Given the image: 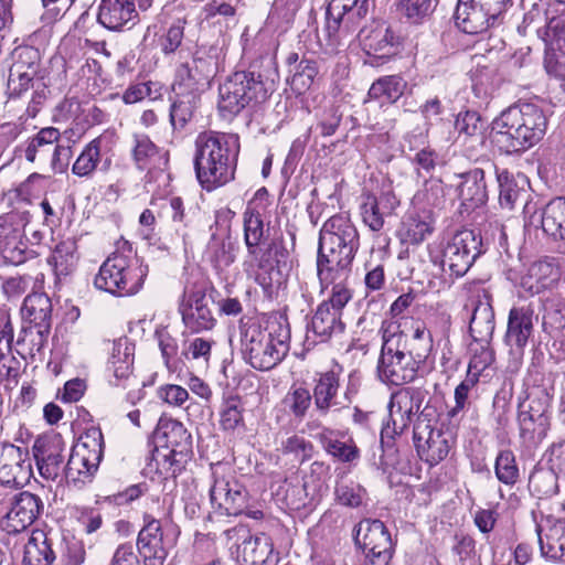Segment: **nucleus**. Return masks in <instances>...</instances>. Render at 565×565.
Wrapping results in <instances>:
<instances>
[{
    "mask_svg": "<svg viewBox=\"0 0 565 565\" xmlns=\"http://www.w3.org/2000/svg\"><path fill=\"white\" fill-rule=\"evenodd\" d=\"M372 7L373 0H331L329 2L324 31L330 53L338 52L341 46L350 44L356 38L367 55L387 58L395 54L396 38L385 23L373 21L354 35Z\"/></svg>",
    "mask_w": 565,
    "mask_h": 565,
    "instance_id": "1",
    "label": "nucleus"
},
{
    "mask_svg": "<svg viewBox=\"0 0 565 565\" xmlns=\"http://www.w3.org/2000/svg\"><path fill=\"white\" fill-rule=\"evenodd\" d=\"M382 334L381 354L377 361V376L391 385L413 382L419 366L433 350V337L424 323H416L411 339L397 322L385 320L380 328Z\"/></svg>",
    "mask_w": 565,
    "mask_h": 565,
    "instance_id": "2",
    "label": "nucleus"
},
{
    "mask_svg": "<svg viewBox=\"0 0 565 565\" xmlns=\"http://www.w3.org/2000/svg\"><path fill=\"white\" fill-rule=\"evenodd\" d=\"M239 150V137L236 134H199L194 141L193 164L200 185L210 192L232 182Z\"/></svg>",
    "mask_w": 565,
    "mask_h": 565,
    "instance_id": "3",
    "label": "nucleus"
},
{
    "mask_svg": "<svg viewBox=\"0 0 565 565\" xmlns=\"http://www.w3.org/2000/svg\"><path fill=\"white\" fill-rule=\"evenodd\" d=\"M360 247L359 232L351 220L331 216L322 226L317 255V276L323 281L350 277Z\"/></svg>",
    "mask_w": 565,
    "mask_h": 565,
    "instance_id": "4",
    "label": "nucleus"
},
{
    "mask_svg": "<svg viewBox=\"0 0 565 565\" xmlns=\"http://www.w3.org/2000/svg\"><path fill=\"white\" fill-rule=\"evenodd\" d=\"M288 333L274 334L252 318L239 321L241 353L246 363L258 371H269L288 354Z\"/></svg>",
    "mask_w": 565,
    "mask_h": 565,
    "instance_id": "5",
    "label": "nucleus"
},
{
    "mask_svg": "<svg viewBox=\"0 0 565 565\" xmlns=\"http://www.w3.org/2000/svg\"><path fill=\"white\" fill-rule=\"evenodd\" d=\"M147 273V267L132 256L115 252L102 264L94 284L109 294L130 296L140 290Z\"/></svg>",
    "mask_w": 565,
    "mask_h": 565,
    "instance_id": "6",
    "label": "nucleus"
},
{
    "mask_svg": "<svg viewBox=\"0 0 565 565\" xmlns=\"http://www.w3.org/2000/svg\"><path fill=\"white\" fill-rule=\"evenodd\" d=\"M266 97L260 75L254 72H236L220 85L217 108L223 118L233 119L243 109Z\"/></svg>",
    "mask_w": 565,
    "mask_h": 565,
    "instance_id": "7",
    "label": "nucleus"
},
{
    "mask_svg": "<svg viewBox=\"0 0 565 565\" xmlns=\"http://www.w3.org/2000/svg\"><path fill=\"white\" fill-rule=\"evenodd\" d=\"M61 131L55 127L41 128L20 147L24 159L39 169L63 173L70 163L71 147L60 143Z\"/></svg>",
    "mask_w": 565,
    "mask_h": 565,
    "instance_id": "8",
    "label": "nucleus"
},
{
    "mask_svg": "<svg viewBox=\"0 0 565 565\" xmlns=\"http://www.w3.org/2000/svg\"><path fill=\"white\" fill-rule=\"evenodd\" d=\"M104 439L99 428L87 429L72 448L64 468L68 483L81 487L92 481L103 456Z\"/></svg>",
    "mask_w": 565,
    "mask_h": 565,
    "instance_id": "9",
    "label": "nucleus"
},
{
    "mask_svg": "<svg viewBox=\"0 0 565 565\" xmlns=\"http://www.w3.org/2000/svg\"><path fill=\"white\" fill-rule=\"evenodd\" d=\"M427 395L422 387H403L391 395L388 403V419L381 430L382 446L391 447L395 436L402 435L411 425Z\"/></svg>",
    "mask_w": 565,
    "mask_h": 565,
    "instance_id": "10",
    "label": "nucleus"
},
{
    "mask_svg": "<svg viewBox=\"0 0 565 565\" xmlns=\"http://www.w3.org/2000/svg\"><path fill=\"white\" fill-rule=\"evenodd\" d=\"M135 345L128 338L110 343L105 373L109 385L129 390L127 399L135 403L141 398L142 383L134 374Z\"/></svg>",
    "mask_w": 565,
    "mask_h": 565,
    "instance_id": "11",
    "label": "nucleus"
},
{
    "mask_svg": "<svg viewBox=\"0 0 565 565\" xmlns=\"http://www.w3.org/2000/svg\"><path fill=\"white\" fill-rule=\"evenodd\" d=\"M433 413L425 407L418 415L413 438L419 458L429 466H436L448 456L451 449V437L438 428Z\"/></svg>",
    "mask_w": 565,
    "mask_h": 565,
    "instance_id": "12",
    "label": "nucleus"
},
{
    "mask_svg": "<svg viewBox=\"0 0 565 565\" xmlns=\"http://www.w3.org/2000/svg\"><path fill=\"white\" fill-rule=\"evenodd\" d=\"M234 544L230 547L231 556L239 565H275L277 555L274 543L265 533L252 534L245 527H234L228 531Z\"/></svg>",
    "mask_w": 565,
    "mask_h": 565,
    "instance_id": "13",
    "label": "nucleus"
},
{
    "mask_svg": "<svg viewBox=\"0 0 565 565\" xmlns=\"http://www.w3.org/2000/svg\"><path fill=\"white\" fill-rule=\"evenodd\" d=\"M145 525L137 537V547L146 565H163L169 551L175 545L177 532L163 527L150 514L143 516Z\"/></svg>",
    "mask_w": 565,
    "mask_h": 565,
    "instance_id": "14",
    "label": "nucleus"
},
{
    "mask_svg": "<svg viewBox=\"0 0 565 565\" xmlns=\"http://www.w3.org/2000/svg\"><path fill=\"white\" fill-rule=\"evenodd\" d=\"M481 254V238L472 230L454 234L443 252V269L456 277L463 276Z\"/></svg>",
    "mask_w": 565,
    "mask_h": 565,
    "instance_id": "15",
    "label": "nucleus"
},
{
    "mask_svg": "<svg viewBox=\"0 0 565 565\" xmlns=\"http://www.w3.org/2000/svg\"><path fill=\"white\" fill-rule=\"evenodd\" d=\"M551 399L546 390L537 387L529 394L526 402L520 404L518 420L522 438L534 441L546 435Z\"/></svg>",
    "mask_w": 565,
    "mask_h": 565,
    "instance_id": "16",
    "label": "nucleus"
},
{
    "mask_svg": "<svg viewBox=\"0 0 565 565\" xmlns=\"http://www.w3.org/2000/svg\"><path fill=\"white\" fill-rule=\"evenodd\" d=\"M354 540L365 554V565H388L393 555V543L382 521H361Z\"/></svg>",
    "mask_w": 565,
    "mask_h": 565,
    "instance_id": "17",
    "label": "nucleus"
},
{
    "mask_svg": "<svg viewBox=\"0 0 565 565\" xmlns=\"http://www.w3.org/2000/svg\"><path fill=\"white\" fill-rule=\"evenodd\" d=\"M248 491L231 473L213 471L210 489L211 504L223 515H239L246 509Z\"/></svg>",
    "mask_w": 565,
    "mask_h": 565,
    "instance_id": "18",
    "label": "nucleus"
},
{
    "mask_svg": "<svg viewBox=\"0 0 565 565\" xmlns=\"http://www.w3.org/2000/svg\"><path fill=\"white\" fill-rule=\"evenodd\" d=\"M537 35L545 43L544 67L548 75L565 81V20L561 17L545 19Z\"/></svg>",
    "mask_w": 565,
    "mask_h": 565,
    "instance_id": "19",
    "label": "nucleus"
},
{
    "mask_svg": "<svg viewBox=\"0 0 565 565\" xmlns=\"http://www.w3.org/2000/svg\"><path fill=\"white\" fill-rule=\"evenodd\" d=\"M21 312L23 318L30 322V327L23 329L24 337L18 339V344L30 338L39 351L51 329V299L45 294L28 295Z\"/></svg>",
    "mask_w": 565,
    "mask_h": 565,
    "instance_id": "20",
    "label": "nucleus"
},
{
    "mask_svg": "<svg viewBox=\"0 0 565 565\" xmlns=\"http://www.w3.org/2000/svg\"><path fill=\"white\" fill-rule=\"evenodd\" d=\"M114 140L110 135L103 134L89 141L72 167V172L79 178H92L99 169L107 172L113 163Z\"/></svg>",
    "mask_w": 565,
    "mask_h": 565,
    "instance_id": "21",
    "label": "nucleus"
},
{
    "mask_svg": "<svg viewBox=\"0 0 565 565\" xmlns=\"http://www.w3.org/2000/svg\"><path fill=\"white\" fill-rule=\"evenodd\" d=\"M211 300L202 288L184 291L179 306L184 326L192 332L212 330L216 320L210 308Z\"/></svg>",
    "mask_w": 565,
    "mask_h": 565,
    "instance_id": "22",
    "label": "nucleus"
},
{
    "mask_svg": "<svg viewBox=\"0 0 565 565\" xmlns=\"http://www.w3.org/2000/svg\"><path fill=\"white\" fill-rule=\"evenodd\" d=\"M217 72V61L212 50H198L191 63L181 64L175 73V84L192 92L209 84Z\"/></svg>",
    "mask_w": 565,
    "mask_h": 565,
    "instance_id": "23",
    "label": "nucleus"
},
{
    "mask_svg": "<svg viewBox=\"0 0 565 565\" xmlns=\"http://www.w3.org/2000/svg\"><path fill=\"white\" fill-rule=\"evenodd\" d=\"M502 13L500 10L493 11L480 0H458L455 20L465 33L477 34L493 25Z\"/></svg>",
    "mask_w": 565,
    "mask_h": 565,
    "instance_id": "24",
    "label": "nucleus"
},
{
    "mask_svg": "<svg viewBox=\"0 0 565 565\" xmlns=\"http://www.w3.org/2000/svg\"><path fill=\"white\" fill-rule=\"evenodd\" d=\"M264 234V222L260 213L247 209L244 212V241L248 255L262 269L271 267V252L275 247L274 244L265 246Z\"/></svg>",
    "mask_w": 565,
    "mask_h": 565,
    "instance_id": "25",
    "label": "nucleus"
},
{
    "mask_svg": "<svg viewBox=\"0 0 565 565\" xmlns=\"http://www.w3.org/2000/svg\"><path fill=\"white\" fill-rule=\"evenodd\" d=\"M312 397L315 412L319 416L337 412L348 403L347 398L340 395V377L334 371L319 373L313 379Z\"/></svg>",
    "mask_w": 565,
    "mask_h": 565,
    "instance_id": "26",
    "label": "nucleus"
},
{
    "mask_svg": "<svg viewBox=\"0 0 565 565\" xmlns=\"http://www.w3.org/2000/svg\"><path fill=\"white\" fill-rule=\"evenodd\" d=\"M515 124H519L524 151L536 145L545 135L547 120L543 110L534 104L510 106Z\"/></svg>",
    "mask_w": 565,
    "mask_h": 565,
    "instance_id": "27",
    "label": "nucleus"
},
{
    "mask_svg": "<svg viewBox=\"0 0 565 565\" xmlns=\"http://www.w3.org/2000/svg\"><path fill=\"white\" fill-rule=\"evenodd\" d=\"M31 463L28 451L14 446L3 445L0 448V483L23 487L30 477Z\"/></svg>",
    "mask_w": 565,
    "mask_h": 565,
    "instance_id": "28",
    "label": "nucleus"
},
{
    "mask_svg": "<svg viewBox=\"0 0 565 565\" xmlns=\"http://www.w3.org/2000/svg\"><path fill=\"white\" fill-rule=\"evenodd\" d=\"M32 450L41 477L55 480L61 475L63 463L64 443L61 437L38 438Z\"/></svg>",
    "mask_w": 565,
    "mask_h": 565,
    "instance_id": "29",
    "label": "nucleus"
},
{
    "mask_svg": "<svg viewBox=\"0 0 565 565\" xmlns=\"http://www.w3.org/2000/svg\"><path fill=\"white\" fill-rule=\"evenodd\" d=\"M473 310L469 323V331L473 340L491 341L495 321L492 308V296L489 290H478L473 299Z\"/></svg>",
    "mask_w": 565,
    "mask_h": 565,
    "instance_id": "30",
    "label": "nucleus"
},
{
    "mask_svg": "<svg viewBox=\"0 0 565 565\" xmlns=\"http://www.w3.org/2000/svg\"><path fill=\"white\" fill-rule=\"evenodd\" d=\"M534 311L530 306L512 307L509 311L505 343L522 353L534 331Z\"/></svg>",
    "mask_w": 565,
    "mask_h": 565,
    "instance_id": "31",
    "label": "nucleus"
},
{
    "mask_svg": "<svg viewBox=\"0 0 565 565\" xmlns=\"http://www.w3.org/2000/svg\"><path fill=\"white\" fill-rule=\"evenodd\" d=\"M41 500L31 492H21L6 514L4 529L19 533L31 525L40 514Z\"/></svg>",
    "mask_w": 565,
    "mask_h": 565,
    "instance_id": "32",
    "label": "nucleus"
},
{
    "mask_svg": "<svg viewBox=\"0 0 565 565\" xmlns=\"http://www.w3.org/2000/svg\"><path fill=\"white\" fill-rule=\"evenodd\" d=\"M529 223H540L543 232L556 242H559V250L565 254V198L551 200L535 217L530 216Z\"/></svg>",
    "mask_w": 565,
    "mask_h": 565,
    "instance_id": "33",
    "label": "nucleus"
},
{
    "mask_svg": "<svg viewBox=\"0 0 565 565\" xmlns=\"http://www.w3.org/2000/svg\"><path fill=\"white\" fill-rule=\"evenodd\" d=\"M398 203L392 191L382 192L379 196L365 194L360 207L363 223L373 232L381 231L384 218L393 214Z\"/></svg>",
    "mask_w": 565,
    "mask_h": 565,
    "instance_id": "34",
    "label": "nucleus"
},
{
    "mask_svg": "<svg viewBox=\"0 0 565 565\" xmlns=\"http://www.w3.org/2000/svg\"><path fill=\"white\" fill-rule=\"evenodd\" d=\"M520 135L519 124H515L510 107L492 121V141L504 153L524 151Z\"/></svg>",
    "mask_w": 565,
    "mask_h": 565,
    "instance_id": "35",
    "label": "nucleus"
},
{
    "mask_svg": "<svg viewBox=\"0 0 565 565\" xmlns=\"http://www.w3.org/2000/svg\"><path fill=\"white\" fill-rule=\"evenodd\" d=\"M135 0H100L97 20L108 30L119 31L137 19Z\"/></svg>",
    "mask_w": 565,
    "mask_h": 565,
    "instance_id": "36",
    "label": "nucleus"
},
{
    "mask_svg": "<svg viewBox=\"0 0 565 565\" xmlns=\"http://www.w3.org/2000/svg\"><path fill=\"white\" fill-rule=\"evenodd\" d=\"M458 198L466 211L475 210L487 201L484 172L476 168L461 175L458 184Z\"/></svg>",
    "mask_w": 565,
    "mask_h": 565,
    "instance_id": "37",
    "label": "nucleus"
},
{
    "mask_svg": "<svg viewBox=\"0 0 565 565\" xmlns=\"http://www.w3.org/2000/svg\"><path fill=\"white\" fill-rule=\"evenodd\" d=\"M541 554L553 561H565V520H557L547 527L536 526Z\"/></svg>",
    "mask_w": 565,
    "mask_h": 565,
    "instance_id": "38",
    "label": "nucleus"
},
{
    "mask_svg": "<svg viewBox=\"0 0 565 565\" xmlns=\"http://www.w3.org/2000/svg\"><path fill=\"white\" fill-rule=\"evenodd\" d=\"M342 315L329 308L327 303H320L311 319V330L319 338L320 342H326L333 335L341 334L344 330V323L341 320Z\"/></svg>",
    "mask_w": 565,
    "mask_h": 565,
    "instance_id": "39",
    "label": "nucleus"
},
{
    "mask_svg": "<svg viewBox=\"0 0 565 565\" xmlns=\"http://www.w3.org/2000/svg\"><path fill=\"white\" fill-rule=\"evenodd\" d=\"M158 437L164 439L163 450L172 451L175 455L191 456L192 437L180 422L171 420L163 424L158 431Z\"/></svg>",
    "mask_w": 565,
    "mask_h": 565,
    "instance_id": "40",
    "label": "nucleus"
},
{
    "mask_svg": "<svg viewBox=\"0 0 565 565\" xmlns=\"http://www.w3.org/2000/svg\"><path fill=\"white\" fill-rule=\"evenodd\" d=\"M77 262V246L72 239L62 241L56 244L47 258V263L53 267L58 280L71 275L75 270Z\"/></svg>",
    "mask_w": 565,
    "mask_h": 565,
    "instance_id": "41",
    "label": "nucleus"
},
{
    "mask_svg": "<svg viewBox=\"0 0 565 565\" xmlns=\"http://www.w3.org/2000/svg\"><path fill=\"white\" fill-rule=\"evenodd\" d=\"M54 552L44 532H33L24 546L23 565H51Z\"/></svg>",
    "mask_w": 565,
    "mask_h": 565,
    "instance_id": "42",
    "label": "nucleus"
},
{
    "mask_svg": "<svg viewBox=\"0 0 565 565\" xmlns=\"http://www.w3.org/2000/svg\"><path fill=\"white\" fill-rule=\"evenodd\" d=\"M406 86V82L401 76H383L371 85L367 96L381 103L394 104L404 94Z\"/></svg>",
    "mask_w": 565,
    "mask_h": 565,
    "instance_id": "43",
    "label": "nucleus"
},
{
    "mask_svg": "<svg viewBox=\"0 0 565 565\" xmlns=\"http://www.w3.org/2000/svg\"><path fill=\"white\" fill-rule=\"evenodd\" d=\"M470 352L467 375L479 381L483 372L493 364L494 351L490 347V341L473 340Z\"/></svg>",
    "mask_w": 565,
    "mask_h": 565,
    "instance_id": "44",
    "label": "nucleus"
},
{
    "mask_svg": "<svg viewBox=\"0 0 565 565\" xmlns=\"http://www.w3.org/2000/svg\"><path fill=\"white\" fill-rule=\"evenodd\" d=\"M244 403L238 396L226 398L220 409V426L224 431L233 433L245 428Z\"/></svg>",
    "mask_w": 565,
    "mask_h": 565,
    "instance_id": "45",
    "label": "nucleus"
},
{
    "mask_svg": "<svg viewBox=\"0 0 565 565\" xmlns=\"http://www.w3.org/2000/svg\"><path fill=\"white\" fill-rule=\"evenodd\" d=\"M278 501L290 510H300L308 504L307 484L300 480H285L275 493Z\"/></svg>",
    "mask_w": 565,
    "mask_h": 565,
    "instance_id": "46",
    "label": "nucleus"
},
{
    "mask_svg": "<svg viewBox=\"0 0 565 565\" xmlns=\"http://www.w3.org/2000/svg\"><path fill=\"white\" fill-rule=\"evenodd\" d=\"M499 183V202L503 209L513 210L516 203L523 201L525 190L519 186L513 175L505 169L497 170Z\"/></svg>",
    "mask_w": 565,
    "mask_h": 565,
    "instance_id": "47",
    "label": "nucleus"
},
{
    "mask_svg": "<svg viewBox=\"0 0 565 565\" xmlns=\"http://www.w3.org/2000/svg\"><path fill=\"white\" fill-rule=\"evenodd\" d=\"M527 275L536 281V286L530 285V289L540 291L541 288H547L558 280L559 269L554 259L545 258L533 263Z\"/></svg>",
    "mask_w": 565,
    "mask_h": 565,
    "instance_id": "48",
    "label": "nucleus"
},
{
    "mask_svg": "<svg viewBox=\"0 0 565 565\" xmlns=\"http://www.w3.org/2000/svg\"><path fill=\"white\" fill-rule=\"evenodd\" d=\"M190 455H175L172 451L156 449L153 461L157 472L164 479L175 478L185 467Z\"/></svg>",
    "mask_w": 565,
    "mask_h": 565,
    "instance_id": "49",
    "label": "nucleus"
},
{
    "mask_svg": "<svg viewBox=\"0 0 565 565\" xmlns=\"http://www.w3.org/2000/svg\"><path fill=\"white\" fill-rule=\"evenodd\" d=\"M431 233L433 224L429 216L420 217L418 215H411L403 223L401 230L403 242L413 245L423 243Z\"/></svg>",
    "mask_w": 565,
    "mask_h": 565,
    "instance_id": "50",
    "label": "nucleus"
},
{
    "mask_svg": "<svg viewBox=\"0 0 565 565\" xmlns=\"http://www.w3.org/2000/svg\"><path fill=\"white\" fill-rule=\"evenodd\" d=\"M290 87L297 94L306 93L315 82L318 75V66L315 61L302 58L290 71Z\"/></svg>",
    "mask_w": 565,
    "mask_h": 565,
    "instance_id": "51",
    "label": "nucleus"
},
{
    "mask_svg": "<svg viewBox=\"0 0 565 565\" xmlns=\"http://www.w3.org/2000/svg\"><path fill=\"white\" fill-rule=\"evenodd\" d=\"M159 154L158 147L149 136L143 134L134 135V147L131 149L132 160L139 170L148 169Z\"/></svg>",
    "mask_w": 565,
    "mask_h": 565,
    "instance_id": "52",
    "label": "nucleus"
},
{
    "mask_svg": "<svg viewBox=\"0 0 565 565\" xmlns=\"http://www.w3.org/2000/svg\"><path fill=\"white\" fill-rule=\"evenodd\" d=\"M282 403L295 418L302 419L313 403L312 393L303 386L292 385Z\"/></svg>",
    "mask_w": 565,
    "mask_h": 565,
    "instance_id": "53",
    "label": "nucleus"
},
{
    "mask_svg": "<svg viewBox=\"0 0 565 565\" xmlns=\"http://www.w3.org/2000/svg\"><path fill=\"white\" fill-rule=\"evenodd\" d=\"M348 278L349 277L334 278L332 281H323L319 279L321 291L327 289L329 286H332L330 297L327 300H323L322 303H327L329 308L341 315L343 308L352 299V290L347 284Z\"/></svg>",
    "mask_w": 565,
    "mask_h": 565,
    "instance_id": "54",
    "label": "nucleus"
},
{
    "mask_svg": "<svg viewBox=\"0 0 565 565\" xmlns=\"http://www.w3.org/2000/svg\"><path fill=\"white\" fill-rule=\"evenodd\" d=\"M196 98L191 93L175 99L170 107V121L173 128L182 129L192 119Z\"/></svg>",
    "mask_w": 565,
    "mask_h": 565,
    "instance_id": "55",
    "label": "nucleus"
},
{
    "mask_svg": "<svg viewBox=\"0 0 565 565\" xmlns=\"http://www.w3.org/2000/svg\"><path fill=\"white\" fill-rule=\"evenodd\" d=\"M494 472L498 480L507 486H513L519 480V468L515 456L511 450H502L498 454L494 463Z\"/></svg>",
    "mask_w": 565,
    "mask_h": 565,
    "instance_id": "56",
    "label": "nucleus"
},
{
    "mask_svg": "<svg viewBox=\"0 0 565 565\" xmlns=\"http://www.w3.org/2000/svg\"><path fill=\"white\" fill-rule=\"evenodd\" d=\"M215 343L212 338L195 337L188 340L182 350V355L186 360L201 361L207 364L212 354V348Z\"/></svg>",
    "mask_w": 565,
    "mask_h": 565,
    "instance_id": "57",
    "label": "nucleus"
},
{
    "mask_svg": "<svg viewBox=\"0 0 565 565\" xmlns=\"http://www.w3.org/2000/svg\"><path fill=\"white\" fill-rule=\"evenodd\" d=\"M40 66V52L32 46L18 47L14 52V62L10 70H19L36 76Z\"/></svg>",
    "mask_w": 565,
    "mask_h": 565,
    "instance_id": "58",
    "label": "nucleus"
},
{
    "mask_svg": "<svg viewBox=\"0 0 565 565\" xmlns=\"http://www.w3.org/2000/svg\"><path fill=\"white\" fill-rule=\"evenodd\" d=\"M20 375V362L11 353V348H0V384L6 387L15 385Z\"/></svg>",
    "mask_w": 565,
    "mask_h": 565,
    "instance_id": "59",
    "label": "nucleus"
},
{
    "mask_svg": "<svg viewBox=\"0 0 565 565\" xmlns=\"http://www.w3.org/2000/svg\"><path fill=\"white\" fill-rule=\"evenodd\" d=\"M207 255L216 268H225L234 263L235 255L231 250V244L213 236L207 245Z\"/></svg>",
    "mask_w": 565,
    "mask_h": 565,
    "instance_id": "60",
    "label": "nucleus"
},
{
    "mask_svg": "<svg viewBox=\"0 0 565 565\" xmlns=\"http://www.w3.org/2000/svg\"><path fill=\"white\" fill-rule=\"evenodd\" d=\"M365 489L354 482H341L335 488V495L339 503L350 508L360 507L365 499Z\"/></svg>",
    "mask_w": 565,
    "mask_h": 565,
    "instance_id": "61",
    "label": "nucleus"
},
{
    "mask_svg": "<svg viewBox=\"0 0 565 565\" xmlns=\"http://www.w3.org/2000/svg\"><path fill=\"white\" fill-rule=\"evenodd\" d=\"M24 213L10 212L0 216V243L15 239L25 225Z\"/></svg>",
    "mask_w": 565,
    "mask_h": 565,
    "instance_id": "62",
    "label": "nucleus"
},
{
    "mask_svg": "<svg viewBox=\"0 0 565 565\" xmlns=\"http://www.w3.org/2000/svg\"><path fill=\"white\" fill-rule=\"evenodd\" d=\"M312 449V444L298 435L287 437L280 447L282 454L294 455L300 461L311 458Z\"/></svg>",
    "mask_w": 565,
    "mask_h": 565,
    "instance_id": "63",
    "label": "nucleus"
},
{
    "mask_svg": "<svg viewBox=\"0 0 565 565\" xmlns=\"http://www.w3.org/2000/svg\"><path fill=\"white\" fill-rule=\"evenodd\" d=\"M184 20H177L167 32L159 39L161 51L164 54L174 53L181 45L184 35Z\"/></svg>",
    "mask_w": 565,
    "mask_h": 565,
    "instance_id": "64",
    "label": "nucleus"
}]
</instances>
